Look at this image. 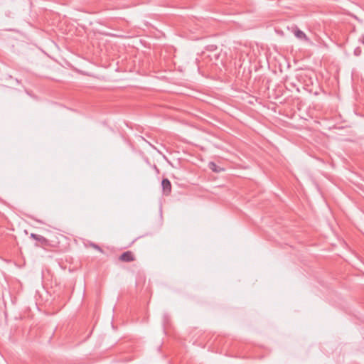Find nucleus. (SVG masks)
<instances>
[{"mask_svg": "<svg viewBox=\"0 0 364 364\" xmlns=\"http://www.w3.org/2000/svg\"><path fill=\"white\" fill-rule=\"evenodd\" d=\"M30 237L36 241V246L46 247L49 245V240L42 235L31 233Z\"/></svg>", "mask_w": 364, "mask_h": 364, "instance_id": "f257e3e1", "label": "nucleus"}, {"mask_svg": "<svg viewBox=\"0 0 364 364\" xmlns=\"http://www.w3.org/2000/svg\"><path fill=\"white\" fill-rule=\"evenodd\" d=\"M161 187L163 193L165 196H168L171 192V183L168 178H163L161 181Z\"/></svg>", "mask_w": 364, "mask_h": 364, "instance_id": "f03ea898", "label": "nucleus"}, {"mask_svg": "<svg viewBox=\"0 0 364 364\" xmlns=\"http://www.w3.org/2000/svg\"><path fill=\"white\" fill-rule=\"evenodd\" d=\"M134 259H135V257H134L132 252H131V251L124 252L119 256V260H121L122 262H132Z\"/></svg>", "mask_w": 364, "mask_h": 364, "instance_id": "7ed1b4c3", "label": "nucleus"}, {"mask_svg": "<svg viewBox=\"0 0 364 364\" xmlns=\"http://www.w3.org/2000/svg\"><path fill=\"white\" fill-rule=\"evenodd\" d=\"M208 167L210 170L215 173H219L223 170V168H220L215 163L212 161L209 163Z\"/></svg>", "mask_w": 364, "mask_h": 364, "instance_id": "20e7f679", "label": "nucleus"}, {"mask_svg": "<svg viewBox=\"0 0 364 364\" xmlns=\"http://www.w3.org/2000/svg\"><path fill=\"white\" fill-rule=\"evenodd\" d=\"M294 35L299 39L306 38V34L302 31H301L298 28L295 31Z\"/></svg>", "mask_w": 364, "mask_h": 364, "instance_id": "39448f33", "label": "nucleus"}, {"mask_svg": "<svg viewBox=\"0 0 364 364\" xmlns=\"http://www.w3.org/2000/svg\"><path fill=\"white\" fill-rule=\"evenodd\" d=\"M90 246L92 247L93 248H95V250H97V251L100 252H103L102 249L98 245H97V244L91 243Z\"/></svg>", "mask_w": 364, "mask_h": 364, "instance_id": "423d86ee", "label": "nucleus"}, {"mask_svg": "<svg viewBox=\"0 0 364 364\" xmlns=\"http://www.w3.org/2000/svg\"><path fill=\"white\" fill-rule=\"evenodd\" d=\"M216 48H217V47L215 45H210L208 46V50L210 51H213V50H216Z\"/></svg>", "mask_w": 364, "mask_h": 364, "instance_id": "0eeeda50", "label": "nucleus"}, {"mask_svg": "<svg viewBox=\"0 0 364 364\" xmlns=\"http://www.w3.org/2000/svg\"><path fill=\"white\" fill-rule=\"evenodd\" d=\"M37 221H38V223H43V222H42V221H41V220H37Z\"/></svg>", "mask_w": 364, "mask_h": 364, "instance_id": "6e6552de", "label": "nucleus"}]
</instances>
